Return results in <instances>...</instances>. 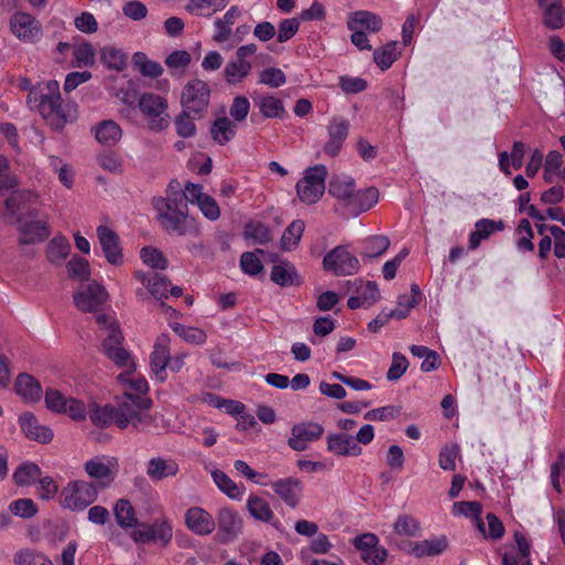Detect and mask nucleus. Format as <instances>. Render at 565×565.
Returning <instances> with one entry per match:
<instances>
[{"mask_svg":"<svg viewBox=\"0 0 565 565\" xmlns=\"http://www.w3.org/2000/svg\"><path fill=\"white\" fill-rule=\"evenodd\" d=\"M128 402H118L117 406H95L89 411L92 423L99 427L115 424L120 429L131 427L136 431H147L153 424L154 417L149 414L152 406L151 398L128 396Z\"/></svg>","mask_w":565,"mask_h":565,"instance_id":"f257e3e1","label":"nucleus"},{"mask_svg":"<svg viewBox=\"0 0 565 565\" xmlns=\"http://www.w3.org/2000/svg\"><path fill=\"white\" fill-rule=\"evenodd\" d=\"M26 104L30 109L38 110L53 130H62L77 118L76 104L62 99L60 84L54 79L32 86Z\"/></svg>","mask_w":565,"mask_h":565,"instance_id":"f03ea898","label":"nucleus"},{"mask_svg":"<svg viewBox=\"0 0 565 565\" xmlns=\"http://www.w3.org/2000/svg\"><path fill=\"white\" fill-rule=\"evenodd\" d=\"M36 199V194L32 191L14 192L11 196L4 200L2 207H0V217L10 225L15 224L19 232L18 241L21 245H30L42 243L49 238L51 231L46 221L33 220L38 216L35 210L28 212L31 220H24L18 215L21 207Z\"/></svg>","mask_w":565,"mask_h":565,"instance_id":"7ed1b4c3","label":"nucleus"},{"mask_svg":"<svg viewBox=\"0 0 565 565\" xmlns=\"http://www.w3.org/2000/svg\"><path fill=\"white\" fill-rule=\"evenodd\" d=\"M328 192L352 215H359L379 201V191L374 186L356 189L355 180L347 174H333L329 180Z\"/></svg>","mask_w":565,"mask_h":565,"instance_id":"20e7f679","label":"nucleus"},{"mask_svg":"<svg viewBox=\"0 0 565 565\" xmlns=\"http://www.w3.org/2000/svg\"><path fill=\"white\" fill-rule=\"evenodd\" d=\"M152 206L157 212V221L166 233L178 236L199 234L194 218L188 213L186 203L167 202L161 196H154Z\"/></svg>","mask_w":565,"mask_h":565,"instance_id":"39448f33","label":"nucleus"},{"mask_svg":"<svg viewBox=\"0 0 565 565\" xmlns=\"http://www.w3.org/2000/svg\"><path fill=\"white\" fill-rule=\"evenodd\" d=\"M96 322L104 335L103 353L118 367H131L132 358L122 347L124 335L116 320L106 313H99L96 316Z\"/></svg>","mask_w":565,"mask_h":565,"instance_id":"423d86ee","label":"nucleus"},{"mask_svg":"<svg viewBox=\"0 0 565 565\" xmlns=\"http://www.w3.org/2000/svg\"><path fill=\"white\" fill-rule=\"evenodd\" d=\"M327 177L328 169L323 164L307 168L296 183L298 199L307 205L317 203L324 194Z\"/></svg>","mask_w":565,"mask_h":565,"instance_id":"0eeeda50","label":"nucleus"},{"mask_svg":"<svg viewBox=\"0 0 565 565\" xmlns=\"http://www.w3.org/2000/svg\"><path fill=\"white\" fill-rule=\"evenodd\" d=\"M97 495V488L93 483L87 481H74L70 482L62 490L60 502L65 509L83 511L96 501Z\"/></svg>","mask_w":565,"mask_h":565,"instance_id":"6e6552de","label":"nucleus"},{"mask_svg":"<svg viewBox=\"0 0 565 565\" xmlns=\"http://www.w3.org/2000/svg\"><path fill=\"white\" fill-rule=\"evenodd\" d=\"M139 108L148 118V125L152 131H161L169 126L168 102L162 96L153 93L141 95Z\"/></svg>","mask_w":565,"mask_h":565,"instance_id":"1a4fd4ad","label":"nucleus"},{"mask_svg":"<svg viewBox=\"0 0 565 565\" xmlns=\"http://www.w3.org/2000/svg\"><path fill=\"white\" fill-rule=\"evenodd\" d=\"M211 97V89L206 82L195 78L186 83L181 96L182 107L192 111L195 117H203L206 113Z\"/></svg>","mask_w":565,"mask_h":565,"instance_id":"9d476101","label":"nucleus"},{"mask_svg":"<svg viewBox=\"0 0 565 565\" xmlns=\"http://www.w3.org/2000/svg\"><path fill=\"white\" fill-rule=\"evenodd\" d=\"M243 525V519L237 511L227 507L218 509L215 518V540L222 544L235 541L242 533Z\"/></svg>","mask_w":565,"mask_h":565,"instance_id":"9b49d317","label":"nucleus"},{"mask_svg":"<svg viewBox=\"0 0 565 565\" xmlns=\"http://www.w3.org/2000/svg\"><path fill=\"white\" fill-rule=\"evenodd\" d=\"M108 299L107 290L98 282L90 281L74 294L73 301L83 312H97Z\"/></svg>","mask_w":565,"mask_h":565,"instance_id":"f8f14e48","label":"nucleus"},{"mask_svg":"<svg viewBox=\"0 0 565 565\" xmlns=\"http://www.w3.org/2000/svg\"><path fill=\"white\" fill-rule=\"evenodd\" d=\"M86 473L97 480L100 488H107L117 477L119 462L116 457L97 456L85 462Z\"/></svg>","mask_w":565,"mask_h":565,"instance_id":"ddd939ff","label":"nucleus"},{"mask_svg":"<svg viewBox=\"0 0 565 565\" xmlns=\"http://www.w3.org/2000/svg\"><path fill=\"white\" fill-rule=\"evenodd\" d=\"M323 268L335 276L353 275L359 269V259L344 246H337L323 258Z\"/></svg>","mask_w":565,"mask_h":565,"instance_id":"4468645a","label":"nucleus"},{"mask_svg":"<svg viewBox=\"0 0 565 565\" xmlns=\"http://www.w3.org/2000/svg\"><path fill=\"white\" fill-rule=\"evenodd\" d=\"M10 29L24 43H35L42 36L41 23L26 12H14L10 19Z\"/></svg>","mask_w":565,"mask_h":565,"instance_id":"2eb2a0df","label":"nucleus"},{"mask_svg":"<svg viewBox=\"0 0 565 565\" xmlns=\"http://www.w3.org/2000/svg\"><path fill=\"white\" fill-rule=\"evenodd\" d=\"M324 433L321 424L316 422L297 423L291 427L288 446L296 451H303L310 443L319 440Z\"/></svg>","mask_w":565,"mask_h":565,"instance_id":"dca6fc26","label":"nucleus"},{"mask_svg":"<svg viewBox=\"0 0 565 565\" xmlns=\"http://www.w3.org/2000/svg\"><path fill=\"white\" fill-rule=\"evenodd\" d=\"M170 360V338L168 334H160L154 342L150 354V367L156 380L164 382L167 380V367Z\"/></svg>","mask_w":565,"mask_h":565,"instance_id":"f3484780","label":"nucleus"},{"mask_svg":"<svg viewBox=\"0 0 565 565\" xmlns=\"http://www.w3.org/2000/svg\"><path fill=\"white\" fill-rule=\"evenodd\" d=\"M130 536L136 543L159 542L167 545L172 539V526L166 520H158L151 525L134 530Z\"/></svg>","mask_w":565,"mask_h":565,"instance_id":"a211bd4d","label":"nucleus"},{"mask_svg":"<svg viewBox=\"0 0 565 565\" xmlns=\"http://www.w3.org/2000/svg\"><path fill=\"white\" fill-rule=\"evenodd\" d=\"M96 235L107 262L111 265H120L122 263V252L116 232L106 225H99L96 228Z\"/></svg>","mask_w":565,"mask_h":565,"instance_id":"6ab92c4d","label":"nucleus"},{"mask_svg":"<svg viewBox=\"0 0 565 565\" xmlns=\"http://www.w3.org/2000/svg\"><path fill=\"white\" fill-rule=\"evenodd\" d=\"M186 527L199 536H205L215 530V520L211 513L201 507H192L184 513Z\"/></svg>","mask_w":565,"mask_h":565,"instance_id":"aec40b11","label":"nucleus"},{"mask_svg":"<svg viewBox=\"0 0 565 565\" xmlns=\"http://www.w3.org/2000/svg\"><path fill=\"white\" fill-rule=\"evenodd\" d=\"M126 369L127 370L125 372L117 376V381L125 387L121 402H128V396L134 398L136 396L140 398H149L147 396L148 383L141 375H138L134 372L135 363L132 362V366Z\"/></svg>","mask_w":565,"mask_h":565,"instance_id":"412c9836","label":"nucleus"},{"mask_svg":"<svg viewBox=\"0 0 565 565\" xmlns=\"http://www.w3.org/2000/svg\"><path fill=\"white\" fill-rule=\"evenodd\" d=\"M180 471L178 462L172 458L153 457L146 466V473L152 482L175 477Z\"/></svg>","mask_w":565,"mask_h":565,"instance_id":"4be33fe9","label":"nucleus"},{"mask_svg":"<svg viewBox=\"0 0 565 565\" xmlns=\"http://www.w3.org/2000/svg\"><path fill=\"white\" fill-rule=\"evenodd\" d=\"M134 276L157 301L168 298V287H170L171 282L164 276L153 271L141 270L135 271Z\"/></svg>","mask_w":565,"mask_h":565,"instance_id":"5701e85b","label":"nucleus"},{"mask_svg":"<svg viewBox=\"0 0 565 565\" xmlns=\"http://www.w3.org/2000/svg\"><path fill=\"white\" fill-rule=\"evenodd\" d=\"M274 492L290 508H296L300 501L302 483L300 480L289 477L271 483Z\"/></svg>","mask_w":565,"mask_h":565,"instance_id":"b1692460","label":"nucleus"},{"mask_svg":"<svg viewBox=\"0 0 565 565\" xmlns=\"http://www.w3.org/2000/svg\"><path fill=\"white\" fill-rule=\"evenodd\" d=\"M537 6L543 13L542 23L550 30H558L565 23V9L562 0H537Z\"/></svg>","mask_w":565,"mask_h":565,"instance_id":"393cba45","label":"nucleus"},{"mask_svg":"<svg viewBox=\"0 0 565 565\" xmlns=\"http://www.w3.org/2000/svg\"><path fill=\"white\" fill-rule=\"evenodd\" d=\"M328 450L337 456H360L362 448L353 436L348 434H332L327 438Z\"/></svg>","mask_w":565,"mask_h":565,"instance_id":"a878e982","label":"nucleus"},{"mask_svg":"<svg viewBox=\"0 0 565 565\" xmlns=\"http://www.w3.org/2000/svg\"><path fill=\"white\" fill-rule=\"evenodd\" d=\"M19 423L22 431L30 439L46 444L53 438L52 429L47 426L41 425L31 413H23L19 417Z\"/></svg>","mask_w":565,"mask_h":565,"instance_id":"bb28decb","label":"nucleus"},{"mask_svg":"<svg viewBox=\"0 0 565 565\" xmlns=\"http://www.w3.org/2000/svg\"><path fill=\"white\" fill-rule=\"evenodd\" d=\"M476 230L469 236V249H476L483 239L489 238L493 233L504 228V223L490 218H481L475 224Z\"/></svg>","mask_w":565,"mask_h":565,"instance_id":"cd10ccee","label":"nucleus"},{"mask_svg":"<svg viewBox=\"0 0 565 565\" xmlns=\"http://www.w3.org/2000/svg\"><path fill=\"white\" fill-rule=\"evenodd\" d=\"M382 19L366 10H359L351 13L347 21V26L349 30H354L360 28H364L370 32L376 33L382 29Z\"/></svg>","mask_w":565,"mask_h":565,"instance_id":"c85d7f7f","label":"nucleus"},{"mask_svg":"<svg viewBox=\"0 0 565 565\" xmlns=\"http://www.w3.org/2000/svg\"><path fill=\"white\" fill-rule=\"evenodd\" d=\"M448 546L447 539L445 536L424 540L418 542H409V553L420 558L425 556H435L443 553Z\"/></svg>","mask_w":565,"mask_h":565,"instance_id":"c756f323","label":"nucleus"},{"mask_svg":"<svg viewBox=\"0 0 565 565\" xmlns=\"http://www.w3.org/2000/svg\"><path fill=\"white\" fill-rule=\"evenodd\" d=\"M270 279L280 287L299 286L300 276L296 267L289 262H280L273 266Z\"/></svg>","mask_w":565,"mask_h":565,"instance_id":"7c9ffc66","label":"nucleus"},{"mask_svg":"<svg viewBox=\"0 0 565 565\" xmlns=\"http://www.w3.org/2000/svg\"><path fill=\"white\" fill-rule=\"evenodd\" d=\"M15 392L25 402H38L41 398L42 388L32 375L28 373H21L15 380Z\"/></svg>","mask_w":565,"mask_h":565,"instance_id":"2f4dec72","label":"nucleus"},{"mask_svg":"<svg viewBox=\"0 0 565 565\" xmlns=\"http://www.w3.org/2000/svg\"><path fill=\"white\" fill-rule=\"evenodd\" d=\"M230 0H189L185 10L196 17L211 18L226 8Z\"/></svg>","mask_w":565,"mask_h":565,"instance_id":"473e14b6","label":"nucleus"},{"mask_svg":"<svg viewBox=\"0 0 565 565\" xmlns=\"http://www.w3.org/2000/svg\"><path fill=\"white\" fill-rule=\"evenodd\" d=\"M90 132L96 141H119L122 129L113 119H103L90 127Z\"/></svg>","mask_w":565,"mask_h":565,"instance_id":"72a5a7b5","label":"nucleus"},{"mask_svg":"<svg viewBox=\"0 0 565 565\" xmlns=\"http://www.w3.org/2000/svg\"><path fill=\"white\" fill-rule=\"evenodd\" d=\"M250 71V62H243L234 57L226 63L223 75L228 85L236 86L249 75Z\"/></svg>","mask_w":565,"mask_h":565,"instance_id":"f704fd0d","label":"nucleus"},{"mask_svg":"<svg viewBox=\"0 0 565 565\" xmlns=\"http://www.w3.org/2000/svg\"><path fill=\"white\" fill-rule=\"evenodd\" d=\"M117 524L122 529H132L138 525L135 508L127 499H119L114 507Z\"/></svg>","mask_w":565,"mask_h":565,"instance_id":"c9c22d12","label":"nucleus"},{"mask_svg":"<svg viewBox=\"0 0 565 565\" xmlns=\"http://www.w3.org/2000/svg\"><path fill=\"white\" fill-rule=\"evenodd\" d=\"M241 15V10L236 6H232L223 15V18H218L214 21L215 34L213 39L216 42H224L228 39L232 32V25L235 23V20Z\"/></svg>","mask_w":565,"mask_h":565,"instance_id":"e433bc0d","label":"nucleus"},{"mask_svg":"<svg viewBox=\"0 0 565 565\" xmlns=\"http://www.w3.org/2000/svg\"><path fill=\"white\" fill-rule=\"evenodd\" d=\"M246 508L255 520L268 523L274 519V512L269 503L256 494L248 497Z\"/></svg>","mask_w":565,"mask_h":565,"instance_id":"4c0bfd02","label":"nucleus"},{"mask_svg":"<svg viewBox=\"0 0 565 565\" xmlns=\"http://www.w3.org/2000/svg\"><path fill=\"white\" fill-rule=\"evenodd\" d=\"M393 532L397 536L417 537L420 535V524L409 514H399L393 524Z\"/></svg>","mask_w":565,"mask_h":565,"instance_id":"58836bf2","label":"nucleus"},{"mask_svg":"<svg viewBox=\"0 0 565 565\" xmlns=\"http://www.w3.org/2000/svg\"><path fill=\"white\" fill-rule=\"evenodd\" d=\"M482 512L481 503L477 501H461L452 505L454 515H465L476 520V525L481 533H484V523L480 519Z\"/></svg>","mask_w":565,"mask_h":565,"instance_id":"ea45409f","label":"nucleus"},{"mask_svg":"<svg viewBox=\"0 0 565 565\" xmlns=\"http://www.w3.org/2000/svg\"><path fill=\"white\" fill-rule=\"evenodd\" d=\"M212 478L217 488L233 500H241L244 494V487L237 486L225 472L214 470Z\"/></svg>","mask_w":565,"mask_h":565,"instance_id":"a19ab883","label":"nucleus"},{"mask_svg":"<svg viewBox=\"0 0 565 565\" xmlns=\"http://www.w3.org/2000/svg\"><path fill=\"white\" fill-rule=\"evenodd\" d=\"M398 55L397 42L392 41L382 47L375 49L373 52V60L381 71H386L398 58Z\"/></svg>","mask_w":565,"mask_h":565,"instance_id":"79ce46f5","label":"nucleus"},{"mask_svg":"<svg viewBox=\"0 0 565 565\" xmlns=\"http://www.w3.org/2000/svg\"><path fill=\"white\" fill-rule=\"evenodd\" d=\"M305 231V222L302 220L292 221L284 231L280 245L284 250H291L298 246Z\"/></svg>","mask_w":565,"mask_h":565,"instance_id":"37998d69","label":"nucleus"},{"mask_svg":"<svg viewBox=\"0 0 565 565\" xmlns=\"http://www.w3.org/2000/svg\"><path fill=\"white\" fill-rule=\"evenodd\" d=\"M200 118L201 117H195L192 111L183 108V110L174 118V127L178 136L181 138L193 137L196 131L194 121Z\"/></svg>","mask_w":565,"mask_h":565,"instance_id":"c03bdc74","label":"nucleus"},{"mask_svg":"<svg viewBox=\"0 0 565 565\" xmlns=\"http://www.w3.org/2000/svg\"><path fill=\"white\" fill-rule=\"evenodd\" d=\"M71 245L64 236H56L47 244V259L53 264H60L68 256Z\"/></svg>","mask_w":565,"mask_h":565,"instance_id":"a18cd8bd","label":"nucleus"},{"mask_svg":"<svg viewBox=\"0 0 565 565\" xmlns=\"http://www.w3.org/2000/svg\"><path fill=\"white\" fill-rule=\"evenodd\" d=\"M258 108L266 118H284L286 115L282 102L273 95L263 96L258 102Z\"/></svg>","mask_w":565,"mask_h":565,"instance_id":"49530a36","label":"nucleus"},{"mask_svg":"<svg viewBox=\"0 0 565 565\" xmlns=\"http://www.w3.org/2000/svg\"><path fill=\"white\" fill-rule=\"evenodd\" d=\"M132 61L135 66L138 67L139 72L143 76L157 78L163 73L162 66L158 62L149 60L148 56L142 52L135 53Z\"/></svg>","mask_w":565,"mask_h":565,"instance_id":"de8ad7c7","label":"nucleus"},{"mask_svg":"<svg viewBox=\"0 0 565 565\" xmlns=\"http://www.w3.org/2000/svg\"><path fill=\"white\" fill-rule=\"evenodd\" d=\"M236 125L227 117L216 118L211 127V135L214 141L222 137L224 141H230L235 137Z\"/></svg>","mask_w":565,"mask_h":565,"instance_id":"09e8293b","label":"nucleus"},{"mask_svg":"<svg viewBox=\"0 0 565 565\" xmlns=\"http://www.w3.org/2000/svg\"><path fill=\"white\" fill-rule=\"evenodd\" d=\"M244 237L256 244L264 245L271 239L269 228L260 222H249L245 225Z\"/></svg>","mask_w":565,"mask_h":565,"instance_id":"8fccbe9b","label":"nucleus"},{"mask_svg":"<svg viewBox=\"0 0 565 565\" xmlns=\"http://www.w3.org/2000/svg\"><path fill=\"white\" fill-rule=\"evenodd\" d=\"M390 239L385 235H375L364 242L362 256L373 258L384 254L390 247Z\"/></svg>","mask_w":565,"mask_h":565,"instance_id":"3c124183","label":"nucleus"},{"mask_svg":"<svg viewBox=\"0 0 565 565\" xmlns=\"http://www.w3.org/2000/svg\"><path fill=\"white\" fill-rule=\"evenodd\" d=\"M15 565H54L44 554L34 550H21L14 555Z\"/></svg>","mask_w":565,"mask_h":565,"instance_id":"603ef678","label":"nucleus"},{"mask_svg":"<svg viewBox=\"0 0 565 565\" xmlns=\"http://www.w3.org/2000/svg\"><path fill=\"white\" fill-rule=\"evenodd\" d=\"M102 60L109 68L121 71L127 64L126 54L114 46H105L102 49Z\"/></svg>","mask_w":565,"mask_h":565,"instance_id":"864d4df0","label":"nucleus"},{"mask_svg":"<svg viewBox=\"0 0 565 565\" xmlns=\"http://www.w3.org/2000/svg\"><path fill=\"white\" fill-rule=\"evenodd\" d=\"M41 476V469L35 463H23L13 473V480L18 486L34 482Z\"/></svg>","mask_w":565,"mask_h":565,"instance_id":"5fc2aeb1","label":"nucleus"},{"mask_svg":"<svg viewBox=\"0 0 565 565\" xmlns=\"http://www.w3.org/2000/svg\"><path fill=\"white\" fill-rule=\"evenodd\" d=\"M140 257L147 266L153 269L163 270L168 267L167 258L164 257L162 252H160L157 248L150 246L143 247L140 250Z\"/></svg>","mask_w":565,"mask_h":565,"instance_id":"6e6d98bb","label":"nucleus"},{"mask_svg":"<svg viewBox=\"0 0 565 565\" xmlns=\"http://www.w3.org/2000/svg\"><path fill=\"white\" fill-rule=\"evenodd\" d=\"M95 62V51L92 44L84 42L73 51V65L76 67L92 66Z\"/></svg>","mask_w":565,"mask_h":565,"instance_id":"4d7b16f0","label":"nucleus"},{"mask_svg":"<svg viewBox=\"0 0 565 565\" xmlns=\"http://www.w3.org/2000/svg\"><path fill=\"white\" fill-rule=\"evenodd\" d=\"M173 330L186 342L193 344H203L206 341V333L200 328L186 327L184 324L177 323L173 327Z\"/></svg>","mask_w":565,"mask_h":565,"instance_id":"13d9d810","label":"nucleus"},{"mask_svg":"<svg viewBox=\"0 0 565 565\" xmlns=\"http://www.w3.org/2000/svg\"><path fill=\"white\" fill-rule=\"evenodd\" d=\"M258 82L269 87L278 88L286 84V75L278 67H267L260 72Z\"/></svg>","mask_w":565,"mask_h":565,"instance_id":"bf43d9fd","label":"nucleus"},{"mask_svg":"<svg viewBox=\"0 0 565 565\" xmlns=\"http://www.w3.org/2000/svg\"><path fill=\"white\" fill-rule=\"evenodd\" d=\"M67 273L71 278L86 280L89 277V264L82 257L74 256L67 263Z\"/></svg>","mask_w":565,"mask_h":565,"instance_id":"052dcab7","label":"nucleus"},{"mask_svg":"<svg viewBox=\"0 0 565 565\" xmlns=\"http://www.w3.org/2000/svg\"><path fill=\"white\" fill-rule=\"evenodd\" d=\"M408 367V361L406 356L399 352H395L392 355V364L386 373L388 381H397L406 372Z\"/></svg>","mask_w":565,"mask_h":565,"instance_id":"680f3d73","label":"nucleus"},{"mask_svg":"<svg viewBox=\"0 0 565 565\" xmlns=\"http://www.w3.org/2000/svg\"><path fill=\"white\" fill-rule=\"evenodd\" d=\"M350 122L343 117H335L329 125V135L332 141H344L348 137Z\"/></svg>","mask_w":565,"mask_h":565,"instance_id":"e2e57ef3","label":"nucleus"},{"mask_svg":"<svg viewBox=\"0 0 565 565\" xmlns=\"http://www.w3.org/2000/svg\"><path fill=\"white\" fill-rule=\"evenodd\" d=\"M300 23L296 18L284 19L278 24L277 41L285 43L290 40L299 30Z\"/></svg>","mask_w":565,"mask_h":565,"instance_id":"0e129e2a","label":"nucleus"},{"mask_svg":"<svg viewBox=\"0 0 565 565\" xmlns=\"http://www.w3.org/2000/svg\"><path fill=\"white\" fill-rule=\"evenodd\" d=\"M10 511L20 518H31L38 512L35 503L31 499H18L10 503Z\"/></svg>","mask_w":565,"mask_h":565,"instance_id":"69168bd1","label":"nucleus"},{"mask_svg":"<svg viewBox=\"0 0 565 565\" xmlns=\"http://www.w3.org/2000/svg\"><path fill=\"white\" fill-rule=\"evenodd\" d=\"M459 455L457 445L446 446L440 450L438 463L443 470L454 471L456 469V458Z\"/></svg>","mask_w":565,"mask_h":565,"instance_id":"338daca9","label":"nucleus"},{"mask_svg":"<svg viewBox=\"0 0 565 565\" xmlns=\"http://www.w3.org/2000/svg\"><path fill=\"white\" fill-rule=\"evenodd\" d=\"M250 109V103L245 96H236L230 107V115L235 121H243L246 119Z\"/></svg>","mask_w":565,"mask_h":565,"instance_id":"774afa93","label":"nucleus"}]
</instances>
